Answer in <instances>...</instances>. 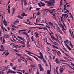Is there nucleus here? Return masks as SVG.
I'll list each match as a JSON object with an SVG mask.
<instances>
[{"instance_id":"f257e3e1","label":"nucleus","mask_w":74,"mask_h":74,"mask_svg":"<svg viewBox=\"0 0 74 74\" xmlns=\"http://www.w3.org/2000/svg\"><path fill=\"white\" fill-rule=\"evenodd\" d=\"M25 52H28L27 53V54H28V55H30L31 56H32V57H33V58H35V59H36V60H38V61H39V60H38V58H37L36 57L31 55L30 54V53H31V54H32L33 55H34V54L33 53L31 52L30 51H27V50H25Z\"/></svg>"},{"instance_id":"f03ea898","label":"nucleus","mask_w":74,"mask_h":74,"mask_svg":"<svg viewBox=\"0 0 74 74\" xmlns=\"http://www.w3.org/2000/svg\"><path fill=\"white\" fill-rule=\"evenodd\" d=\"M44 1L45 3L47 4L48 6H52V5L54 6V4H53V3L52 2H48L45 0H44Z\"/></svg>"},{"instance_id":"7ed1b4c3","label":"nucleus","mask_w":74,"mask_h":74,"mask_svg":"<svg viewBox=\"0 0 74 74\" xmlns=\"http://www.w3.org/2000/svg\"><path fill=\"white\" fill-rule=\"evenodd\" d=\"M8 66H9V65H8L6 69V71H7V73H10V74H11V73L12 74V70H10L9 69H8Z\"/></svg>"},{"instance_id":"20e7f679","label":"nucleus","mask_w":74,"mask_h":74,"mask_svg":"<svg viewBox=\"0 0 74 74\" xmlns=\"http://www.w3.org/2000/svg\"><path fill=\"white\" fill-rule=\"evenodd\" d=\"M39 69L40 70V71H44V69L41 66V64H39Z\"/></svg>"},{"instance_id":"39448f33","label":"nucleus","mask_w":74,"mask_h":74,"mask_svg":"<svg viewBox=\"0 0 74 74\" xmlns=\"http://www.w3.org/2000/svg\"><path fill=\"white\" fill-rule=\"evenodd\" d=\"M49 25H50V26H52V27H53L54 29H55V26H54V25H53V23H52V22H49Z\"/></svg>"},{"instance_id":"423d86ee","label":"nucleus","mask_w":74,"mask_h":74,"mask_svg":"<svg viewBox=\"0 0 74 74\" xmlns=\"http://www.w3.org/2000/svg\"><path fill=\"white\" fill-rule=\"evenodd\" d=\"M62 14L61 16V19H63V16H64V18H65V16H66L67 14Z\"/></svg>"},{"instance_id":"0eeeda50","label":"nucleus","mask_w":74,"mask_h":74,"mask_svg":"<svg viewBox=\"0 0 74 74\" xmlns=\"http://www.w3.org/2000/svg\"><path fill=\"white\" fill-rule=\"evenodd\" d=\"M2 21H3L4 23V25L5 26H7V22L5 21V19H2Z\"/></svg>"},{"instance_id":"6e6552de","label":"nucleus","mask_w":74,"mask_h":74,"mask_svg":"<svg viewBox=\"0 0 74 74\" xmlns=\"http://www.w3.org/2000/svg\"><path fill=\"white\" fill-rule=\"evenodd\" d=\"M55 61L57 64H59V63H60V62L59 61V60L58 58H56V60H55Z\"/></svg>"},{"instance_id":"1a4fd4ad","label":"nucleus","mask_w":74,"mask_h":74,"mask_svg":"<svg viewBox=\"0 0 74 74\" xmlns=\"http://www.w3.org/2000/svg\"><path fill=\"white\" fill-rule=\"evenodd\" d=\"M56 36L57 37V38H55L54 39L55 40H56V41H59V37H58V35H57V34H56Z\"/></svg>"},{"instance_id":"9d476101","label":"nucleus","mask_w":74,"mask_h":74,"mask_svg":"<svg viewBox=\"0 0 74 74\" xmlns=\"http://www.w3.org/2000/svg\"><path fill=\"white\" fill-rule=\"evenodd\" d=\"M19 22V20L17 19L16 21H15L14 22V25H15V24H17V23H18Z\"/></svg>"},{"instance_id":"9b49d317","label":"nucleus","mask_w":74,"mask_h":74,"mask_svg":"<svg viewBox=\"0 0 74 74\" xmlns=\"http://www.w3.org/2000/svg\"><path fill=\"white\" fill-rule=\"evenodd\" d=\"M18 42L19 43H21V44H23V45H25V43L24 42L21 41L20 40H18Z\"/></svg>"},{"instance_id":"f8f14e48","label":"nucleus","mask_w":74,"mask_h":74,"mask_svg":"<svg viewBox=\"0 0 74 74\" xmlns=\"http://www.w3.org/2000/svg\"><path fill=\"white\" fill-rule=\"evenodd\" d=\"M35 56H37L39 59H41L42 60V59H44V58H43V56H39L37 55H35Z\"/></svg>"},{"instance_id":"ddd939ff","label":"nucleus","mask_w":74,"mask_h":74,"mask_svg":"<svg viewBox=\"0 0 74 74\" xmlns=\"http://www.w3.org/2000/svg\"><path fill=\"white\" fill-rule=\"evenodd\" d=\"M21 16L23 17H24V16H27V14H25V13H23L21 14Z\"/></svg>"},{"instance_id":"4468645a","label":"nucleus","mask_w":74,"mask_h":74,"mask_svg":"<svg viewBox=\"0 0 74 74\" xmlns=\"http://www.w3.org/2000/svg\"><path fill=\"white\" fill-rule=\"evenodd\" d=\"M60 28H59V27H58L57 29V31L58 32H59V33H60V34H62V35H63V33L62 32H61V31H60Z\"/></svg>"},{"instance_id":"2eb2a0df","label":"nucleus","mask_w":74,"mask_h":74,"mask_svg":"<svg viewBox=\"0 0 74 74\" xmlns=\"http://www.w3.org/2000/svg\"><path fill=\"white\" fill-rule=\"evenodd\" d=\"M0 48L2 50H3V51H4V49H5L4 48V46H3V45H1Z\"/></svg>"},{"instance_id":"dca6fc26","label":"nucleus","mask_w":74,"mask_h":74,"mask_svg":"<svg viewBox=\"0 0 74 74\" xmlns=\"http://www.w3.org/2000/svg\"><path fill=\"white\" fill-rule=\"evenodd\" d=\"M34 23L35 25H39V26H44V24H38L36 23Z\"/></svg>"},{"instance_id":"f3484780","label":"nucleus","mask_w":74,"mask_h":74,"mask_svg":"<svg viewBox=\"0 0 74 74\" xmlns=\"http://www.w3.org/2000/svg\"><path fill=\"white\" fill-rule=\"evenodd\" d=\"M36 28H37V29H42V28H41L40 27H30L29 28V29H35Z\"/></svg>"},{"instance_id":"a211bd4d","label":"nucleus","mask_w":74,"mask_h":74,"mask_svg":"<svg viewBox=\"0 0 74 74\" xmlns=\"http://www.w3.org/2000/svg\"><path fill=\"white\" fill-rule=\"evenodd\" d=\"M15 8H13V10H12V11L13 12L12 13V15L13 16V15L15 14Z\"/></svg>"},{"instance_id":"6ab92c4d","label":"nucleus","mask_w":74,"mask_h":74,"mask_svg":"<svg viewBox=\"0 0 74 74\" xmlns=\"http://www.w3.org/2000/svg\"><path fill=\"white\" fill-rule=\"evenodd\" d=\"M40 4H41L42 7H43L44 6H45V4L42 3V2H41V1H40Z\"/></svg>"},{"instance_id":"aec40b11","label":"nucleus","mask_w":74,"mask_h":74,"mask_svg":"<svg viewBox=\"0 0 74 74\" xmlns=\"http://www.w3.org/2000/svg\"><path fill=\"white\" fill-rule=\"evenodd\" d=\"M22 31H24V32H25V31H26V30L25 29H22L19 30L18 31L19 34H21V32H22Z\"/></svg>"},{"instance_id":"412c9836","label":"nucleus","mask_w":74,"mask_h":74,"mask_svg":"<svg viewBox=\"0 0 74 74\" xmlns=\"http://www.w3.org/2000/svg\"><path fill=\"white\" fill-rule=\"evenodd\" d=\"M51 46L53 47V48H56V49H59V48H58V47L57 46H56L54 45H52Z\"/></svg>"},{"instance_id":"4be33fe9","label":"nucleus","mask_w":74,"mask_h":74,"mask_svg":"<svg viewBox=\"0 0 74 74\" xmlns=\"http://www.w3.org/2000/svg\"><path fill=\"white\" fill-rule=\"evenodd\" d=\"M27 45L28 47H30V43L29 42H28L27 44Z\"/></svg>"},{"instance_id":"5701e85b","label":"nucleus","mask_w":74,"mask_h":74,"mask_svg":"<svg viewBox=\"0 0 74 74\" xmlns=\"http://www.w3.org/2000/svg\"><path fill=\"white\" fill-rule=\"evenodd\" d=\"M24 5L25 6H26L27 5V2L26 0H25L24 1Z\"/></svg>"},{"instance_id":"b1692460","label":"nucleus","mask_w":74,"mask_h":74,"mask_svg":"<svg viewBox=\"0 0 74 74\" xmlns=\"http://www.w3.org/2000/svg\"><path fill=\"white\" fill-rule=\"evenodd\" d=\"M18 38H19V39H20V40H24V38L22 37H20L19 36H18Z\"/></svg>"},{"instance_id":"393cba45","label":"nucleus","mask_w":74,"mask_h":74,"mask_svg":"<svg viewBox=\"0 0 74 74\" xmlns=\"http://www.w3.org/2000/svg\"><path fill=\"white\" fill-rule=\"evenodd\" d=\"M59 60H60V61H61V62H67V61H65L63 59H60Z\"/></svg>"},{"instance_id":"a878e982","label":"nucleus","mask_w":74,"mask_h":74,"mask_svg":"<svg viewBox=\"0 0 74 74\" xmlns=\"http://www.w3.org/2000/svg\"><path fill=\"white\" fill-rule=\"evenodd\" d=\"M72 35L71 34V31H70V33H71V35L72 36V37H73L74 38V34H73V31H72Z\"/></svg>"},{"instance_id":"bb28decb","label":"nucleus","mask_w":74,"mask_h":74,"mask_svg":"<svg viewBox=\"0 0 74 74\" xmlns=\"http://www.w3.org/2000/svg\"><path fill=\"white\" fill-rule=\"evenodd\" d=\"M10 37V36H9L7 35H5V37L6 38H8V37Z\"/></svg>"},{"instance_id":"cd10ccee","label":"nucleus","mask_w":74,"mask_h":74,"mask_svg":"<svg viewBox=\"0 0 74 74\" xmlns=\"http://www.w3.org/2000/svg\"><path fill=\"white\" fill-rule=\"evenodd\" d=\"M35 33L36 34V35L35 36L36 37H37L38 36V34L36 32H35Z\"/></svg>"},{"instance_id":"c85d7f7f","label":"nucleus","mask_w":74,"mask_h":74,"mask_svg":"<svg viewBox=\"0 0 74 74\" xmlns=\"http://www.w3.org/2000/svg\"><path fill=\"white\" fill-rule=\"evenodd\" d=\"M21 45V46H19L20 47H21V48H26V47H25V45Z\"/></svg>"},{"instance_id":"c756f323","label":"nucleus","mask_w":74,"mask_h":74,"mask_svg":"<svg viewBox=\"0 0 74 74\" xmlns=\"http://www.w3.org/2000/svg\"><path fill=\"white\" fill-rule=\"evenodd\" d=\"M3 42L2 43V44H5V39H4V38H3Z\"/></svg>"},{"instance_id":"7c9ffc66","label":"nucleus","mask_w":74,"mask_h":74,"mask_svg":"<svg viewBox=\"0 0 74 74\" xmlns=\"http://www.w3.org/2000/svg\"><path fill=\"white\" fill-rule=\"evenodd\" d=\"M52 42V43L53 44H54L55 45H57V44H58V43H57L56 42H55H55H53V41H52V42Z\"/></svg>"},{"instance_id":"2f4dec72","label":"nucleus","mask_w":74,"mask_h":74,"mask_svg":"<svg viewBox=\"0 0 74 74\" xmlns=\"http://www.w3.org/2000/svg\"><path fill=\"white\" fill-rule=\"evenodd\" d=\"M65 64H67V65H68V66H69V67H70V68H71V69H73V68H72V67L71 66H70V65H69V64H68L67 63H65Z\"/></svg>"},{"instance_id":"473e14b6","label":"nucleus","mask_w":74,"mask_h":74,"mask_svg":"<svg viewBox=\"0 0 74 74\" xmlns=\"http://www.w3.org/2000/svg\"><path fill=\"white\" fill-rule=\"evenodd\" d=\"M12 34L13 35V36L14 37V38H16V39L17 40H18V39H17V38H16V37L15 36V35H14V33H12Z\"/></svg>"},{"instance_id":"72a5a7b5","label":"nucleus","mask_w":74,"mask_h":74,"mask_svg":"<svg viewBox=\"0 0 74 74\" xmlns=\"http://www.w3.org/2000/svg\"><path fill=\"white\" fill-rule=\"evenodd\" d=\"M70 44L71 47H72V48H73V45H72V44L71 43V42H70Z\"/></svg>"},{"instance_id":"f704fd0d","label":"nucleus","mask_w":74,"mask_h":74,"mask_svg":"<svg viewBox=\"0 0 74 74\" xmlns=\"http://www.w3.org/2000/svg\"><path fill=\"white\" fill-rule=\"evenodd\" d=\"M47 74H51V73H50V71H49V70L47 71Z\"/></svg>"},{"instance_id":"c9c22d12","label":"nucleus","mask_w":74,"mask_h":74,"mask_svg":"<svg viewBox=\"0 0 74 74\" xmlns=\"http://www.w3.org/2000/svg\"><path fill=\"white\" fill-rule=\"evenodd\" d=\"M64 11H66V9L67 8V6H64Z\"/></svg>"},{"instance_id":"e433bc0d","label":"nucleus","mask_w":74,"mask_h":74,"mask_svg":"<svg viewBox=\"0 0 74 74\" xmlns=\"http://www.w3.org/2000/svg\"><path fill=\"white\" fill-rule=\"evenodd\" d=\"M64 42V43L65 44H66V43H68V40H66Z\"/></svg>"},{"instance_id":"4c0bfd02","label":"nucleus","mask_w":74,"mask_h":74,"mask_svg":"<svg viewBox=\"0 0 74 74\" xmlns=\"http://www.w3.org/2000/svg\"><path fill=\"white\" fill-rule=\"evenodd\" d=\"M11 26L12 27H14V28H15L16 27V26L13 25V24H11Z\"/></svg>"},{"instance_id":"58836bf2","label":"nucleus","mask_w":74,"mask_h":74,"mask_svg":"<svg viewBox=\"0 0 74 74\" xmlns=\"http://www.w3.org/2000/svg\"><path fill=\"white\" fill-rule=\"evenodd\" d=\"M52 39H53V40H54V38H55V37L53 36V35H52V36H51Z\"/></svg>"},{"instance_id":"ea45409f","label":"nucleus","mask_w":74,"mask_h":74,"mask_svg":"<svg viewBox=\"0 0 74 74\" xmlns=\"http://www.w3.org/2000/svg\"><path fill=\"white\" fill-rule=\"evenodd\" d=\"M62 23H63V25L64 26H65V27L66 28V27H67L66 26V25H65V24H64V21H63Z\"/></svg>"},{"instance_id":"a19ab883","label":"nucleus","mask_w":74,"mask_h":74,"mask_svg":"<svg viewBox=\"0 0 74 74\" xmlns=\"http://www.w3.org/2000/svg\"><path fill=\"white\" fill-rule=\"evenodd\" d=\"M5 66H4L3 67V70H2V71H4L5 70Z\"/></svg>"},{"instance_id":"79ce46f5","label":"nucleus","mask_w":74,"mask_h":74,"mask_svg":"<svg viewBox=\"0 0 74 74\" xmlns=\"http://www.w3.org/2000/svg\"><path fill=\"white\" fill-rule=\"evenodd\" d=\"M16 55H18V56H22L20 54H18L17 53H16Z\"/></svg>"},{"instance_id":"37998d69","label":"nucleus","mask_w":74,"mask_h":74,"mask_svg":"<svg viewBox=\"0 0 74 74\" xmlns=\"http://www.w3.org/2000/svg\"><path fill=\"white\" fill-rule=\"evenodd\" d=\"M17 17H18V18L19 19H20V18L22 19V18H21V16L20 15H18L17 16Z\"/></svg>"},{"instance_id":"c03bdc74","label":"nucleus","mask_w":74,"mask_h":74,"mask_svg":"<svg viewBox=\"0 0 74 74\" xmlns=\"http://www.w3.org/2000/svg\"><path fill=\"white\" fill-rule=\"evenodd\" d=\"M40 56H42V53H41V52H40Z\"/></svg>"},{"instance_id":"a18cd8bd","label":"nucleus","mask_w":74,"mask_h":74,"mask_svg":"<svg viewBox=\"0 0 74 74\" xmlns=\"http://www.w3.org/2000/svg\"><path fill=\"white\" fill-rule=\"evenodd\" d=\"M60 4L61 5H63V1H60Z\"/></svg>"},{"instance_id":"49530a36","label":"nucleus","mask_w":74,"mask_h":74,"mask_svg":"<svg viewBox=\"0 0 74 74\" xmlns=\"http://www.w3.org/2000/svg\"><path fill=\"white\" fill-rule=\"evenodd\" d=\"M12 31H15L16 30V29L15 28H12Z\"/></svg>"},{"instance_id":"de8ad7c7","label":"nucleus","mask_w":74,"mask_h":74,"mask_svg":"<svg viewBox=\"0 0 74 74\" xmlns=\"http://www.w3.org/2000/svg\"><path fill=\"white\" fill-rule=\"evenodd\" d=\"M65 55H66V56H69V57L70 58V56L68 55H67V53H64Z\"/></svg>"},{"instance_id":"09e8293b","label":"nucleus","mask_w":74,"mask_h":74,"mask_svg":"<svg viewBox=\"0 0 74 74\" xmlns=\"http://www.w3.org/2000/svg\"><path fill=\"white\" fill-rule=\"evenodd\" d=\"M40 14V13L39 11H38V13L36 14V15H39Z\"/></svg>"},{"instance_id":"8fccbe9b","label":"nucleus","mask_w":74,"mask_h":74,"mask_svg":"<svg viewBox=\"0 0 74 74\" xmlns=\"http://www.w3.org/2000/svg\"><path fill=\"white\" fill-rule=\"evenodd\" d=\"M7 10L8 11V12L9 14H10V9H7Z\"/></svg>"},{"instance_id":"3c124183","label":"nucleus","mask_w":74,"mask_h":74,"mask_svg":"<svg viewBox=\"0 0 74 74\" xmlns=\"http://www.w3.org/2000/svg\"><path fill=\"white\" fill-rule=\"evenodd\" d=\"M43 61L44 63H46V61H45V60L43 58Z\"/></svg>"},{"instance_id":"603ef678","label":"nucleus","mask_w":74,"mask_h":74,"mask_svg":"<svg viewBox=\"0 0 74 74\" xmlns=\"http://www.w3.org/2000/svg\"><path fill=\"white\" fill-rule=\"evenodd\" d=\"M30 67L32 68L33 67H35V66L34 65L33 66L32 65H30Z\"/></svg>"},{"instance_id":"864d4df0","label":"nucleus","mask_w":74,"mask_h":74,"mask_svg":"<svg viewBox=\"0 0 74 74\" xmlns=\"http://www.w3.org/2000/svg\"><path fill=\"white\" fill-rule=\"evenodd\" d=\"M50 1H53V4H54L55 3V0H50Z\"/></svg>"},{"instance_id":"5fc2aeb1","label":"nucleus","mask_w":74,"mask_h":74,"mask_svg":"<svg viewBox=\"0 0 74 74\" xmlns=\"http://www.w3.org/2000/svg\"><path fill=\"white\" fill-rule=\"evenodd\" d=\"M16 46H18V47H19V46L18 45H13V47H17Z\"/></svg>"},{"instance_id":"6e6d98bb","label":"nucleus","mask_w":74,"mask_h":74,"mask_svg":"<svg viewBox=\"0 0 74 74\" xmlns=\"http://www.w3.org/2000/svg\"><path fill=\"white\" fill-rule=\"evenodd\" d=\"M10 65L11 67H12V66H13V64H12V63H10Z\"/></svg>"},{"instance_id":"4d7b16f0","label":"nucleus","mask_w":74,"mask_h":74,"mask_svg":"<svg viewBox=\"0 0 74 74\" xmlns=\"http://www.w3.org/2000/svg\"><path fill=\"white\" fill-rule=\"evenodd\" d=\"M31 39L32 41H34V40H33V36H32Z\"/></svg>"},{"instance_id":"13d9d810","label":"nucleus","mask_w":74,"mask_h":74,"mask_svg":"<svg viewBox=\"0 0 74 74\" xmlns=\"http://www.w3.org/2000/svg\"><path fill=\"white\" fill-rule=\"evenodd\" d=\"M1 28L3 29V30H4V28L3 27V25H2L1 26Z\"/></svg>"},{"instance_id":"bf43d9fd","label":"nucleus","mask_w":74,"mask_h":74,"mask_svg":"<svg viewBox=\"0 0 74 74\" xmlns=\"http://www.w3.org/2000/svg\"><path fill=\"white\" fill-rule=\"evenodd\" d=\"M47 44H48V45H50L51 46L52 45H51V44L49 43L48 42H47Z\"/></svg>"},{"instance_id":"052dcab7","label":"nucleus","mask_w":74,"mask_h":74,"mask_svg":"<svg viewBox=\"0 0 74 74\" xmlns=\"http://www.w3.org/2000/svg\"><path fill=\"white\" fill-rule=\"evenodd\" d=\"M40 10V8H37L36 9V11H38V10Z\"/></svg>"},{"instance_id":"680f3d73","label":"nucleus","mask_w":74,"mask_h":74,"mask_svg":"<svg viewBox=\"0 0 74 74\" xmlns=\"http://www.w3.org/2000/svg\"><path fill=\"white\" fill-rule=\"evenodd\" d=\"M53 59H55V57L53 55Z\"/></svg>"},{"instance_id":"e2e57ef3","label":"nucleus","mask_w":74,"mask_h":74,"mask_svg":"<svg viewBox=\"0 0 74 74\" xmlns=\"http://www.w3.org/2000/svg\"><path fill=\"white\" fill-rule=\"evenodd\" d=\"M18 61L19 63H21V60L20 59H18Z\"/></svg>"},{"instance_id":"0e129e2a","label":"nucleus","mask_w":74,"mask_h":74,"mask_svg":"<svg viewBox=\"0 0 74 74\" xmlns=\"http://www.w3.org/2000/svg\"><path fill=\"white\" fill-rule=\"evenodd\" d=\"M36 23H38V22H39V21L38 20H37V19H36Z\"/></svg>"},{"instance_id":"69168bd1","label":"nucleus","mask_w":74,"mask_h":74,"mask_svg":"<svg viewBox=\"0 0 74 74\" xmlns=\"http://www.w3.org/2000/svg\"><path fill=\"white\" fill-rule=\"evenodd\" d=\"M13 70H15L16 69V67L15 66H14L13 68H12Z\"/></svg>"},{"instance_id":"338daca9","label":"nucleus","mask_w":74,"mask_h":74,"mask_svg":"<svg viewBox=\"0 0 74 74\" xmlns=\"http://www.w3.org/2000/svg\"><path fill=\"white\" fill-rule=\"evenodd\" d=\"M25 34V32L23 31H22L21 32V33L20 34Z\"/></svg>"},{"instance_id":"774afa93","label":"nucleus","mask_w":74,"mask_h":74,"mask_svg":"<svg viewBox=\"0 0 74 74\" xmlns=\"http://www.w3.org/2000/svg\"><path fill=\"white\" fill-rule=\"evenodd\" d=\"M1 73H2V74H4V72H1V71H0V74H1Z\"/></svg>"}]
</instances>
